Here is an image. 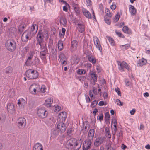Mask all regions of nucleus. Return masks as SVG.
Segmentation results:
<instances>
[{"instance_id":"1","label":"nucleus","mask_w":150,"mask_h":150,"mask_svg":"<svg viewBox=\"0 0 150 150\" xmlns=\"http://www.w3.org/2000/svg\"><path fill=\"white\" fill-rule=\"evenodd\" d=\"M83 141L81 138L77 140L74 138H71L67 141V145L70 149L79 150L81 146Z\"/></svg>"},{"instance_id":"2","label":"nucleus","mask_w":150,"mask_h":150,"mask_svg":"<svg viewBox=\"0 0 150 150\" xmlns=\"http://www.w3.org/2000/svg\"><path fill=\"white\" fill-rule=\"evenodd\" d=\"M27 77L30 79L37 78L39 76V73L37 70L33 69L27 70L26 72Z\"/></svg>"},{"instance_id":"3","label":"nucleus","mask_w":150,"mask_h":150,"mask_svg":"<svg viewBox=\"0 0 150 150\" xmlns=\"http://www.w3.org/2000/svg\"><path fill=\"white\" fill-rule=\"evenodd\" d=\"M37 114L39 117L42 119H44L47 117L48 113L45 107H40L37 110Z\"/></svg>"},{"instance_id":"4","label":"nucleus","mask_w":150,"mask_h":150,"mask_svg":"<svg viewBox=\"0 0 150 150\" xmlns=\"http://www.w3.org/2000/svg\"><path fill=\"white\" fill-rule=\"evenodd\" d=\"M6 48L10 51H13L16 49V43L15 41L11 40H8L5 43Z\"/></svg>"},{"instance_id":"5","label":"nucleus","mask_w":150,"mask_h":150,"mask_svg":"<svg viewBox=\"0 0 150 150\" xmlns=\"http://www.w3.org/2000/svg\"><path fill=\"white\" fill-rule=\"evenodd\" d=\"M117 63L118 65L119 69L121 71H125V68L129 71L131 70L130 65L126 62L124 61L122 62L117 61Z\"/></svg>"},{"instance_id":"6","label":"nucleus","mask_w":150,"mask_h":150,"mask_svg":"<svg viewBox=\"0 0 150 150\" xmlns=\"http://www.w3.org/2000/svg\"><path fill=\"white\" fill-rule=\"evenodd\" d=\"M105 15L104 16V21L107 24L110 25L111 23L110 19L112 16V13L108 8H105Z\"/></svg>"},{"instance_id":"7","label":"nucleus","mask_w":150,"mask_h":150,"mask_svg":"<svg viewBox=\"0 0 150 150\" xmlns=\"http://www.w3.org/2000/svg\"><path fill=\"white\" fill-rule=\"evenodd\" d=\"M40 89V86L34 83L31 85L29 88V91L30 93L35 94Z\"/></svg>"},{"instance_id":"8","label":"nucleus","mask_w":150,"mask_h":150,"mask_svg":"<svg viewBox=\"0 0 150 150\" xmlns=\"http://www.w3.org/2000/svg\"><path fill=\"white\" fill-rule=\"evenodd\" d=\"M94 44L96 47L98 49L101 53L102 52V48L99 39L96 37L94 36L93 37Z\"/></svg>"},{"instance_id":"9","label":"nucleus","mask_w":150,"mask_h":150,"mask_svg":"<svg viewBox=\"0 0 150 150\" xmlns=\"http://www.w3.org/2000/svg\"><path fill=\"white\" fill-rule=\"evenodd\" d=\"M26 103V100L23 98H21L18 99L17 103V107L20 109L24 108V106Z\"/></svg>"},{"instance_id":"10","label":"nucleus","mask_w":150,"mask_h":150,"mask_svg":"<svg viewBox=\"0 0 150 150\" xmlns=\"http://www.w3.org/2000/svg\"><path fill=\"white\" fill-rule=\"evenodd\" d=\"M36 54L33 52H30L28 56V58L26 62V65H29L32 64L33 62L32 59H34Z\"/></svg>"},{"instance_id":"11","label":"nucleus","mask_w":150,"mask_h":150,"mask_svg":"<svg viewBox=\"0 0 150 150\" xmlns=\"http://www.w3.org/2000/svg\"><path fill=\"white\" fill-rule=\"evenodd\" d=\"M67 117V114L65 112H62L58 115V119H59V121L64 122L65 121Z\"/></svg>"},{"instance_id":"12","label":"nucleus","mask_w":150,"mask_h":150,"mask_svg":"<svg viewBox=\"0 0 150 150\" xmlns=\"http://www.w3.org/2000/svg\"><path fill=\"white\" fill-rule=\"evenodd\" d=\"M26 122L25 119L23 117H20L18 119V126L21 128L26 125Z\"/></svg>"},{"instance_id":"13","label":"nucleus","mask_w":150,"mask_h":150,"mask_svg":"<svg viewBox=\"0 0 150 150\" xmlns=\"http://www.w3.org/2000/svg\"><path fill=\"white\" fill-rule=\"evenodd\" d=\"M31 33L28 31H25L22 34L21 39L23 41L26 42L28 41L29 37L30 36Z\"/></svg>"},{"instance_id":"14","label":"nucleus","mask_w":150,"mask_h":150,"mask_svg":"<svg viewBox=\"0 0 150 150\" xmlns=\"http://www.w3.org/2000/svg\"><path fill=\"white\" fill-rule=\"evenodd\" d=\"M91 144V140L88 139L85 140L83 143L82 146L83 150H88L90 148Z\"/></svg>"},{"instance_id":"15","label":"nucleus","mask_w":150,"mask_h":150,"mask_svg":"<svg viewBox=\"0 0 150 150\" xmlns=\"http://www.w3.org/2000/svg\"><path fill=\"white\" fill-rule=\"evenodd\" d=\"M63 122L59 123L57 126V129L58 130L60 131L61 132H64L66 130V127L65 124Z\"/></svg>"},{"instance_id":"16","label":"nucleus","mask_w":150,"mask_h":150,"mask_svg":"<svg viewBox=\"0 0 150 150\" xmlns=\"http://www.w3.org/2000/svg\"><path fill=\"white\" fill-rule=\"evenodd\" d=\"M43 37V34L41 32H39L37 36V40L38 44L41 46V48L42 47Z\"/></svg>"},{"instance_id":"17","label":"nucleus","mask_w":150,"mask_h":150,"mask_svg":"<svg viewBox=\"0 0 150 150\" xmlns=\"http://www.w3.org/2000/svg\"><path fill=\"white\" fill-rule=\"evenodd\" d=\"M53 102V99L52 98L51 96H47L45 100V104L48 107H51Z\"/></svg>"},{"instance_id":"18","label":"nucleus","mask_w":150,"mask_h":150,"mask_svg":"<svg viewBox=\"0 0 150 150\" xmlns=\"http://www.w3.org/2000/svg\"><path fill=\"white\" fill-rule=\"evenodd\" d=\"M78 45V42L76 40H74L71 42V48L72 51L76 50Z\"/></svg>"},{"instance_id":"19","label":"nucleus","mask_w":150,"mask_h":150,"mask_svg":"<svg viewBox=\"0 0 150 150\" xmlns=\"http://www.w3.org/2000/svg\"><path fill=\"white\" fill-rule=\"evenodd\" d=\"M103 141V139L101 137H98L97 138L94 143V145L96 146H98L102 143Z\"/></svg>"},{"instance_id":"20","label":"nucleus","mask_w":150,"mask_h":150,"mask_svg":"<svg viewBox=\"0 0 150 150\" xmlns=\"http://www.w3.org/2000/svg\"><path fill=\"white\" fill-rule=\"evenodd\" d=\"M129 12L132 15H135L137 10L132 5H130L129 6Z\"/></svg>"},{"instance_id":"21","label":"nucleus","mask_w":150,"mask_h":150,"mask_svg":"<svg viewBox=\"0 0 150 150\" xmlns=\"http://www.w3.org/2000/svg\"><path fill=\"white\" fill-rule=\"evenodd\" d=\"M33 150H43V146L40 143H37L34 145Z\"/></svg>"},{"instance_id":"22","label":"nucleus","mask_w":150,"mask_h":150,"mask_svg":"<svg viewBox=\"0 0 150 150\" xmlns=\"http://www.w3.org/2000/svg\"><path fill=\"white\" fill-rule=\"evenodd\" d=\"M7 108L9 112L14 110V105L13 103H8L7 104Z\"/></svg>"},{"instance_id":"23","label":"nucleus","mask_w":150,"mask_h":150,"mask_svg":"<svg viewBox=\"0 0 150 150\" xmlns=\"http://www.w3.org/2000/svg\"><path fill=\"white\" fill-rule=\"evenodd\" d=\"M82 11L84 15L86 18H91V14L88 10L83 8L82 9Z\"/></svg>"},{"instance_id":"24","label":"nucleus","mask_w":150,"mask_h":150,"mask_svg":"<svg viewBox=\"0 0 150 150\" xmlns=\"http://www.w3.org/2000/svg\"><path fill=\"white\" fill-rule=\"evenodd\" d=\"M38 29V26L36 24H33L32 25L31 28V33L33 34H35L37 33Z\"/></svg>"},{"instance_id":"25","label":"nucleus","mask_w":150,"mask_h":150,"mask_svg":"<svg viewBox=\"0 0 150 150\" xmlns=\"http://www.w3.org/2000/svg\"><path fill=\"white\" fill-rule=\"evenodd\" d=\"M94 130L93 129H91L89 131L88 134V137L89 140H92L93 138L94 134Z\"/></svg>"},{"instance_id":"26","label":"nucleus","mask_w":150,"mask_h":150,"mask_svg":"<svg viewBox=\"0 0 150 150\" xmlns=\"http://www.w3.org/2000/svg\"><path fill=\"white\" fill-rule=\"evenodd\" d=\"M146 62L147 61L146 60L142 58L137 61V63L138 64V66L139 65L140 66H142L146 64Z\"/></svg>"},{"instance_id":"27","label":"nucleus","mask_w":150,"mask_h":150,"mask_svg":"<svg viewBox=\"0 0 150 150\" xmlns=\"http://www.w3.org/2000/svg\"><path fill=\"white\" fill-rule=\"evenodd\" d=\"M60 23L64 27H66L67 25V21L66 18L64 17L61 18L60 20Z\"/></svg>"},{"instance_id":"28","label":"nucleus","mask_w":150,"mask_h":150,"mask_svg":"<svg viewBox=\"0 0 150 150\" xmlns=\"http://www.w3.org/2000/svg\"><path fill=\"white\" fill-rule=\"evenodd\" d=\"M130 47V45L129 44H127L124 45H122L120 46V48L122 50H124L129 49Z\"/></svg>"},{"instance_id":"29","label":"nucleus","mask_w":150,"mask_h":150,"mask_svg":"<svg viewBox=\"0 0 150 150\" xmlns=\"http://www.w3.org/2000/svg\"><path fill=\"white\" fill-rule=\"evenodd\" d=\"M88 59L89 61L93 64H95L96 63V60L95 57L93 56H89Z\"/></svg>"},{"instance_id":"30","label":"nucleus","mask_w":150,"mask_h":150,"mask_svg":"<svg viewBox=\"0 0 150 150\" xmlns=\"http://www.w3.org/2000/svg\"><path fill=\"white\" fill-rule=\"evenodd\" d=\"M105 131L106 136L109 138H111V134L110 133V129L107 127H105Z\"/></svg>"},{"instance_id":"31","label":"nucleus","mask_w":150,"mask_h":150,"mask_svg":"<svg viewBox=\"0 0 150 150\" xmlns=\"http://www.w3.org/2000/svg\"><path fill=\"white\" fill-rule=\"evenodd\" d=\"M123 32L127 34H130L131 33V30L126 26H124L122 28Z\"/></svg>"},{"instance_id":"32","label":"nucleus","mask_w":150,"mask_h":150,"mask_svg":"<svg viewBox=\"0 0 150 150\" xmlns=\"http://www.w3.org/2000/svg\"><path fill=\"white\" fill-rule=\"evenodd\" d=\"M77 28L78 31L80 33H83L85 31L84 26L81 24H78Z\"/></svg>"},{"instance_id":"33","label":"nucleus","mask_w":150,"mask_h":150,"mask_svg":"<svg viewBox=\"0 0 150 150\" xmlns=\"http://www.w3.org/2000/svg\"><path fill=\"white\" fill-rule=\"evenodd\" d=\"M106 38L111 45L114 46L115 45V42L112 38L109 36H107Z\"/></svg>"},{"instance_id":"34","label":"nucleus","mask_w":150,"mask_h":150,"mask_svg":"<svg viewBox=\"0 0 150 150\" xmlns=\"http://www.w3.org/2000/svg\"><path fill=\"white\" fill-rule=\"evenodd\" d=\"M4 71L5 73L6 74H11L12 72L13 69L12 67H8L6 68Z\"/></svg>"},{"instance_id":"35","label":"nucleus","mask_w":150,"mask_h":150,"mask_svg":"<svg viewBox=\"0 0 150 150\" xmlns=\"http://www.w3.org/2000/svg\"><path fill=\"white\" fill-rule=\"evenodd\" d=\"M58 46L59 50L61 51L63 49L64 47L62 41H58Z\"/></svg>"},{"instance_id":"36","label":"nucleus","mask_w":150,"mask_h":150,"mask_svg":"<svg viewBox=\"0 0 150 150\" xmlns=\"http://www.w3.org/2000/svg\"><path fill=\"white\" fill-rule=\"evenodd\" d=\"M72 6L76 13H78L79 12V6L78 4L74 3L72 5Z\"/></svg>"},{"instance_id":"37","label":"nucleus","mask_w":150,"mask_h":150,"mask_svg":"<svg viewBox=\"0 0 150 150\" xmlns=\"http://www.w3.org/2000/svg\"><path fill=\"white\" fill-rule=\"evenodd\" d=\"M91 78L93 79L94 82L96 81L97 80V76L95 73L94 72H91L90 74Z\"/></svg>"},{"instance_id":"38","label":"nucleus","mask_w":150,"mask_h":150,"mask_svg":"<svg viewBox=\"0 0 150 150\" xmlns=\"http://www.w3.org/2000/svg\"><path fill=\"white\" fill-rule=\"evenodd\" d=\"M59 58L60 61H62L64 60H67V59L63 53H61L59 55Z\"/></svg>"},{"instance_id":"39","label":"nucleus","mask_w":150,"mask_h":150,"mask_svg":"<svg viewBox=\"0 0 150 150\" xmlns=\"http://www.w3.org/2000/svg\"><path fill=\"white\" fill-rule=\"evenodd\" d=\"M85 73V70L83 69H79L77 71V74H84Z\"/></svg>"},{"instance_id":"40","label":"nucleus","mask_w":150,"mask_h":150,"mask_svg":"<svg viewBox=\"0 0 150 150\" xmlns=\"http://www.w3.org/2000/svg\"><path fill=\"white\" fill-rule=\"evenodd\" d=\"M115 33L119 37L124 38V36L120 32L117 30L115 31Z\"/></svg>"},{"instance_id":"41","label":"nucleus","mask_w":150,"mask_h":150,"mask_svg":"<svg viewBox=\"0 0 150 150\" xmlns=\"http://www.w3.org/2000/svg\"><path fill=\"white\" fill-rule=\"evenodd\" d=\"M42 47L41 48L40 46V48L41 49V51L40 52H42L44 53H46L47 52V49L45 46L43 45L42 44Z\"/></svg>"},{"instance_id":"42","label":"nucleus","mask_w":150,"mask_h":150,"mask_svg":"<svg viewBox=\"0 0 150 150\" xmlns=\"http://www.w3.org/2000/svg\"><path fill=\"white\" fill-rule=\"evenodd\" d=\"M120 18V14L119 12H117L115 15V17L114 18V21L115 22H117L119 20Z\"/></svg>"},{"instance_id":"43","label":"nucleus","mask_w":150,"mask_h":150,"mask_svg":"<svg viewBox=\"0 0 150 150\" xmlns=\"http://www.w3.org/2000/svg\"><path fill=\"white\" fill-rule=\"evenodd\" d=\"M110 118V115L108 112H107L105 114V119L106 121H109Z\"/></svg>"},{"instance_id":"44","label":"nucleus","mask_w":150,"mask_h":150,"mask_svg":"<svg viewBox=\"0 0 150 150\" xmlns=\"http://www.w3.org/2000/svg\"><path fill=\"white\" fill-rule=\"evenodd\" d=\"M46 53H44L42 52H40V57L42 60H45L46 59Z\"/></svg>"},{"instance_id":"45","label":"nucleus","mask_w":150,"mask_h":150,"mask_svg":"<svg viewBox=\"0 0 150 150\" xmlns=\"http://www.w3.org/2000/svg\"><path fill=\"white\" fill-rule=\"evenodd\" d=\"M37 56V55H36L34 59V60L35 64H38L40 63V61Z\"/></svg>"},{"instance_id":"46","label":"nucleus","mask_w":150,"mask_h":150,"mask_svg":"<svg viewBox=\"0 0 150 150\" xmlns=\"http://www.w3.org/2000/svg\"><path fill=\"white\" fill-rule=\"evenodd\" d=\"M116 103L117 105L120 106H122L123 105V103L121 102V101L118 99H116Z\"/></svg>"},{"instance_id":"47","label":"nucleus","mask_w":150,"mask_h":150,"mask_svg":"<svg viewBox=\"0 0 150 150\" xmlns=\"http://www.w3.org/2000/svg\"><path fill=\"white\" fill-rule=\"evenodd\" d=\"M46 89V87L44 85H42V86L41 88V91L42 93H45L46 92L45 90Z\"/></svg>"},{"instance_id":"48","label":"nucleus","mask_w":150,"mask_h":150,"mask_svg":"<svg viewBox=\"0 0 150 150\" xmlns=\"http://www.w3.org/2000/svg\"><path fill=\"white\" fill-rule=\"evenodd\" d=\"M110 8L112 11L114 10L116 8V6L115 3H113L110 6Z\"/></svg>"},{"instance_id":"49","label":"nucleus","mask_w":150,"mask_h":150,"mask_svg":"<svg viewBox=\"0 0 150 150\" xmlns=\"http://www.w3.org/2000/svg\"><path fill=\"white\" fill-rule=\"evenodd\" d=\"M98 101L96 100H94L92 103L91 106L92 107H94L96 105Z\"/></svg>"},{"instance_id":"50","label":"nucleus","mask_w":150,"mask_h":150,"mask_svg":"<svg viewBox=\"0 0 150 150\" xmlns=\"http://www.w3.org/2000/svg\"><path fill=\"white\" fill-rule=\"evenodd\" d=\"M6 117L5 115H1L0 116V121L3 122L5 120Z\"/></svg>"},{"instance_id":"51","label":"nucleus","mask_w":150,"mask_h":150,"mask_svg":"<svg viewBox=\"0 0 150 150\" xmlns=\"http://www.w3.org/2000/svg\"><path fill=\"white\" fill-rule=\"evenodd\" d=\"M85 99L86 102L87 103H89L91 102L92 100H91L89 97L88 95H85Z\"/></svg>"},{"instance_id":"52","label":"nucleus","mask_w":150,"mask_h":150,"mask_svg":"<svg viewBox=\"0 0 150 150\" xmlns=\"http://www.w3.org/2000/svg\"><path fill=\"white\" fill-rule=\"evenodd\" d=\"M61 64L62 65V66H65L67 63V60H64L62 61H60Z\"/></svg>"},{"instance_id":"53","label":"nucleus","mask_w":150,"mask_h":150,"mask_svg":"<svg viewBox=\"0 0 150 150\" xmlns=\"http://www.w3.org/2000/svg\"><path fill=\"white\" fill-rule=\"evenodd\" d=\"M115 91L118 94V95L120 96L121 95L120 91V89L119 88H116L115 89Z\"/></svg>"},{"instance_id":"54","label":"nucleus","mask_w":150,"mask_h":150,"mask_svg":"<svg viewBox=\"0 0 150 150\" xmlns=\"http://www.w3.org/2000/svg\"><path fill=\"white\" fill-rule=\"evenodd\" d=\"M55 111L58 112L60 111L61 109V107L59 106H57L55 107Z\"/></svg>"},{"instance_id":"55","label":"nucleus","mask_w":150,"mask_h":150,"mask_svg":"<svg viewBox=\"0 0 150 150\" xmlns=\"http://www.w3.org/2000/svg\"><path fill=\"white\" fill-rule=\"evenodd\" d=\"M84 127L85 129V130L87 131L88 130V129L90 128V125L88 124H86V126H84Z\"/></svg>"},{"instance_id":"56","label":"nucleus","mask_w":150,"mask_h":150,"mask_svg":"<svg viewBox=\"0 0 150 150\" xmlns=\"http://www.w3.org/2000/svg\"><path fill=\"white\" fill-rule=\"evenodd\" d=\"M86 5L88 6H90L91 4V0H86Z\"/></svg>"},{"instance_id":"57","label":"nucleus","mask_w":150,"mask_h":150,"mask_svg":"<svg viewBox=\"0 0 150 150\" xmlns=\"http://www.w3.org/2000/svg\"><path fill=\"white\" fill-rule=\"evenodd\" d=\"M136 112L135 109H132L130 111V113L132 115H134Z\"/></svg>"},{"instance_id":"58","label":"nucleus","mask_w":150,"mask_h":150,"mask_svg":"<svg viewBox=\"0 0 150 150\" xmlns=\"http://www.w3.org/2000/svg\"><path fill=\"white\" fill-rule=\"evenodd\" d=\"M113 125L114 127V128H113V130L115 132H116L117 129V125L114 124V125Z\"/></svg>"},{"instance_id":"59","label":"nucleus","mask_w":150,"mask_h":150,"mask_svg":"<svg viewBox=\"0 0 150 150\" xmlns=\"http://www.w3.org/2000/svg\"><path fill=\"white\" fill-rule=\"evenodd\" d=\"M93 93L95 94L96 95L97 94V89L95 87H93Z\"/></svg>"},{"instance_id":"60","label":"nucleus","mask_w":150,"mask_h":150,"mask_svg":"<svg viewBox=\"0 0 150 150\" xmlns=\"http://www.w3.org/2000/svg\"><path fill=\"white\" fill-rule=\"evenodd\" d=\"M103 115H102L99 117V120L100 121H101L102 120H103Z\"/></svg>"},{"instance_id":"61","label":"nucleus","mask_w":150,"mask_h":150,"mask_svg":"<svg viewBox=\"0 0 150 150\" xmlns=\"http://www.w3.org/2000/svg\"><path fill=\"white\" fill-rule=\"evenodd\" d=\"M48 122H47V121H46L45 123L48 125H50L52 123V122L51 119H49L48 120Z\"/></svg>"},{"instance_id":"62","label":"nucleus","mask_w":150,"mask_h":150,"mask_svg":"<svg viewBox=\"0 0 150 150\" xmlns=\"http://www.w3.org/2000/svg\"><path fill=\"white\" fill-rule=\"evenodd\" d=\"M103 96L104 98H108V95L107 93L106 92H105L103 94Z\"/></svg>"},{"instance_id":"63","label":"nucleus","mask_w":150,"mask_h":150,"mask_svg":"<svg viewBox=\"0 0 150 150\" xmlns=\"http://www.w3.org/2000/svg\"><path fill=\"white\" fill-rule=\"evenodd\" d=\"M121 148L123 150H125L127 148V146L124 144H122Z\"/></svg>"},{"instance_id":"64","label":"nucleus","mask_w":150,"mask_h":150,"mask_svg":"<svg viewBox=\"0 0 150 150\" xmlns=\"http://www.w3.org/2000/svg\"><path fill=\"white\" fill-rule=\"evenodd\" d=\"M107 150H115V149L112 147L110 146L107 147Z\"/></svg>"}]
</instances>
